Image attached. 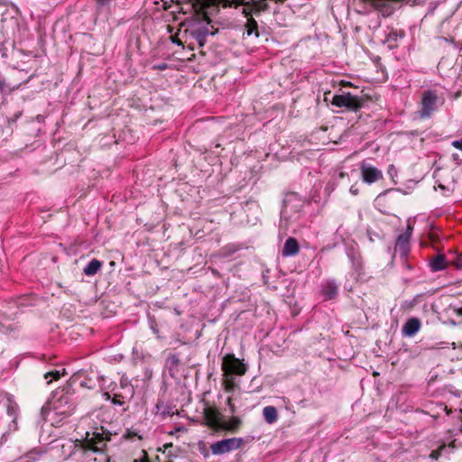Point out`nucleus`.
I'll return each mask as SVG.
<instances>
[{"label": "nucleus", "mask_w": 462, "mask_h": 462, "mask_svg": "<svg viewBox=\"0 0 462 462\" xmlns=\"http://www.w3.org/2000/svg\"><path fill=\"white\" fill-rule=\"evenodd\" d=\"M110 438H105L102 433H94L93 437L71 442L70 451L64 459L73 462H102L98 461L97 455H104L106 449V441Z\"/></svg>", "instance_id": "nucleus-1"}, {"label": "nucleus", "mask_w": 462, "mask_h": 462, "mask_svg": "<svg viewBox=\"0 0 462 462\" xmlns=\"http://www.w3.org/2000/svg\"><path fill=\"white\" fill-rule=\"evenodd\" d=\"M360 7L359 14L376 11L383 18L391 17L395 12L408 5L411 0H355Z\"/></svg>", "instance_id": "nucleus-2"}, {"label": "nucleus", "mask_w": 462, "mask_h": 462, "mask_svg": "<svg viewBox=\"0 0 462 462\" xmlns=\"http://www.w3.org/2000/svg\"><path fill=\"white\" fill-rule=\"evenodd\" d=\"M74 391L70 383L65 384L61 388H58L53 392L49 401L51 409L55 414L68 417L72 414L75 409Z\"/></svg>", "instance_id": "nucleus-3"}, {"label": "nucleus", "mask_w": 462, "mask_h": 462, "mask_svg": "<svg viewBox=\"0 0 462 462\" xmlns=\"http://www.w3.org/2000/svg\"><path fill=\"white\" fill-rule=\"evenodd\" d=\"M103 398L110 400L114 405L123 406L134 396V388L126 376H122L119 384H115L109 391L104 392Z\"/></svg>", "instance_id": "nucleus-4"}, {"label": "nucleus", "mask_w": 462, "mask_h": 462, "mask_svg": "<svg viewBox=\"0 0 462 462\" xmlns=\"http://www.w3.org/2000/svg\"><path fill=\"white\" fill-rule=\"evenodd\" d=\"M365 102V98L363 96L343 92L339 95H334L331 104L339 108L357 112L364 106Z\"/></svg>", "instance_id": "nucleus-5"}, {"label": "nucleus", "mask_w": 462, "mask_h": 462, "mask_svg": "<svg viewBox=\"0 0 462 462\" xmlns=\"http://www.w3.org/2000/svg\"><path fill=\"white\" fill-rule=\"evenodd\" d=\"M305 204V200L296 192H289L285 195L281 210V217L289 220L294 214H299Z\"/></svg>", "instance_id": "nucleus-6"}, {"label": "nucleus", "mask_w": 462, "mask_h": 462, "mask_svg": "<svg viewBox=\"0 0 462 462\" xmlns=\"http://www.w3.org/2000/svg\"><path fill=\"white\" fill-rule=\"evenodd\" d=\"M221 368L224 376L244 375L247 367L243 360L236 358L234 354H226L222 359Z\"/></svg>", "instance_id": "nucleus-7"}, {"label": "nucleus", "mask_w": 462, "mask_h": 462, "mask_svg": "<svg viewBox=\"0 0 462 462\" xmlns=\"http://www.w3.org/2000/svg\"><path fill=\"white\" fill-rule=\"evenodd\" d=\"M439 97L433 90H425L421 96L420 117L422 119L430 118L438 109Z\"/></svg>", "instance_id": "nucleus-8"}, {"label": "nucleus", "mask_w": 462, "mask_h": 462, "mask_svg": "<svg viewBox=\"0 0 462 462\" xmlns=\"http://www.w3.org/2000/svg\"><path fill=\"white\" fill-rule=\"evenodd\" d=\"M245 440L243 438H230L218 440L210 445V450L213 455H224L240 448Z\"/></svg>", "instance_id": "nucleus-9"}, {"label": "nucleus", "mask_w": 462, "mask_h": 462, "mask_svg": "<svg viewBox=\"0 0 462 462\" xmlns=\"http://www.w3.org/2000/svg\"><path fill=\"white\" fill-rule=\"evenodd\" d=\"M19 10L16 6H8L5 3L0 2V30H8L18 25L17 15Z\"/></svg>", "instance_id": "nucleus-10"}, {"label": "nucleus", "mask_w": 462, "mask_h": 462, "mask_svg": "<svg viewBox=\"0 0 462 462\" xmlns=\"http://www.w3.org/2000/svg\"><path fill=\"white\" fill-rule=\"evenodd\" d=\"M393 191V189L384 190L374 199V207L383 215L390 216L393 214L392 211L394 209L396 202L395 198L391 195Z\"/></svg>", "instance_id": "nucleus-11"}, {"label": "nucleus", "mask_w": 462, "mask_h": 462, "mask_svg": "<svg viewBox=\"0 0 462 462\" xmlns=\"http://www.w3.org/2000/svg\"><path fill=\"white\" fill-rule=\"evenodd\" d=\"M405 37V32L402 29H395L392 26L386 27L384 37L380 42L387 45L388 49L393 50L399 46V42Z\"/></svg>", "instance_id": "nucleus-12"}, {"label": "nucleus", "mask_w": 462, "mask_h": 462, "mask_svg": "<svg viewBox=\"0 0 462 462\" xmlns=\"http://www.w3.org/2000/svg\"><path fill=\"white\" fill-rule=\"evenodd\" d=\"M360 171L363 181L367 184L374 183L383 177L381 170L365 161L360 163Z\"/></svg>", "instance_id": "nucleus-13"}, {"label": "nucleus", "mask_w": 462, "mask_h": 462, "mask_svg": "<svg viewBox=\"0 0 462 462\" xmlns=\"http://www.w3.org/2000/svg\"><path fill=\"white\" fill-rule=\"evenodd\" d=\"M209 23L208 22L206 25H199L197 27H193L190 29V36L196 40L199 47L204 46L207 37L208 35H214L217 31H212L213 26L209 28Z\"/></svg>", "instance_id": "nucleus-14"}, {"label": "nucleus", "mask_w": 462, "mask_h": 462, "mask_svg": "<svg viewBox=\"0 0 462 462\" xmlns=\"http://www.w3.org/2000/svg\"><path fill=\"white\" fill-rule=\"evenodd\" d=\"M338 284L333 279L327 280L321 284V295L325 300H334L338 295Z\"/></svg>", "instance_id": "nucleus-15"}, {"label": "nucleus", "mask_w": 462, "mask_h": 462, "mask_svg": "<svg viewBox=\"0 0 462 462\" xmlns=\"http://www.w3.org/2000/svg\"><path fill=\"white\" fill-rule=\"evenodd\" d=\"M421 328V321L419 318H410L402 328L403 337H413Z\"/></svg>", "instance_id": "nucleus-16"}, {"label": "nucleus", "mask_w": 462, "mask_h": 462, "mask_svg": "<svg viewBox=\"0 0 462 462\" xmlns=\"http://www.w3.org/2000/svg\"><path fill=\"white\" fill-rule=\"evenodd\" d=\"M204 420L210 428L214 430L222 429L223 423L221 422L220 414L217 411L210 408L205 409Z\"/></svg>", "instance_id": "nucleus-17"}, {"label": "nucleus", "mask_w": 462, "mask_h": 462, "mask_svg": "<svg viewBox=\"0 0 462 462\" xmlns=\"http://www.w3.org/2000/svg\"><path fill=\"white\" fill-rule=\"evenodd\" d=\"M5 407H6V412L12 420L11 423L9 424V428H10V430L13 429L14 430H15L17 429L16 420H17V416H18L19 407H18L17 403L10 397H8L6 400Z\"/></svg>", "instance_id": "nucleus-18"}, {"label": "nucleus", "mask_w": 462, "mask_h": 462, "mask_svg": "<svg viewBox=\"0 0 462 462\" xmlns=\"http://www.w3.org/2000/svg\"><path fill=\"white\" fill-rule=\"evenodd\" d=\"M410 240L408 234H401L398 236L395 251H398L402 256H406L410 252Z\"/></svg>", "instance_id": "nucleus-19"}, {"label": "nucleus", "mask_w": 462, "mask_h": 462, "mask_svg": "<svg viewBox=\"0 0 462 462\" xmlns=\"http://www.w3.org/2000/svg\"><path fill=\"white\" fill-rule=\"evenodd\" d=\"M429 265L431 272L434 273L446 269L448 266V261L445 254H438L434 255L430 259Z\"/></svg>", "instance_id": "nucleus-20"}, {"label": "nucleus", "mask_w": 462, "mask_h": 462, "mask_svg": "<svg viewBox=\"0 0 462 462\" xmlns=\"http://www.w3.org/2000/svg\"><path fill=\"white\" fill-rule=\"evenodd\" d=\"M300 251V246L298 241L294 237H289L286 239L282 254V256H294Z\"/></svg>", "instance_id": "nucleus-21"}, {"label": "nucleus", "mask_w": 462, "mask_h": 462, "mask_svg": "<svg viewBox=\"0 0 462 462\" xmlns=\"http://www.w3.org/2000/svg\"><path fill=\"white\" fill-rule=\"evenodd\" d=\"M180 364V355L177 353L170 354L166 358L165 365L169 370L171 376H174L179 372V365Z\"/></svg>", "instance_id": "nucleus-22"}, {"label": "nucleus", "mask_w": 462, "mask_h": 462, "mask_svg": "<svg viewBox=\"0 0 462 462\" xmlns=\"http://www.w3.org/2000/svg\"><path fill=\"white\" fill-rule=\"evenodd\" d=\"M244 14L245 15V17H247V22L245 25L244 35L246 34V36L249 37L254 34L255 37H258L259 32L257 22L252 16L248 17V15H246L245 14Z\"/></svg>", "instance_id": "nucleus-23"}, {"label": "nucleus", "mask_w": 462, "mask_h": 462, "mask_svg": "<svg viewBox=\"0 0 462 462\" xmlns=\"http://www.w3.org/2000/svg\"><path fill=\"white\" fill-rule=\"evenodd\" d=\"M263 416L268 424H273L278 420V411L274 406H266L263 410Z\"/></svg>", "instance_id": "nucleus-24"}, {"label": "nucleus", "mask_w": 462, "mask_h": 462, "mask_svg": "<svg viewBox=\"0 0 462 462\" xmlns=\"http://www.w3.org/2000/svg\"><path fill=\"white\" fill-rule=\"evenodd\" d=\"M102 267V262L97 259H92L83 269L87 276L95 275Z\"/></svg>", "instance_id": "nucleus-25"}, {"label": "nucleus", "mask_w": 462, "mask_h": 462, "mask_svg": "<svg viewBox=\"0 0 462 462\" xmlns=\"http://www.w3.org/2000/svg\"><path fill=\"white\" fill-rule=\"evenodd\" d=\"M242 424V420L239 417L232 416V418L223 424L222 429L226 430L231 432H236L238 430Z\"/></svg>", "instance_id": "nucleus-26"}, {"label": "nucleus", "mask_w": 462, "mask_h": 462, "mask_svg": "<svg viewBox=\"0 0 462 462\" xmlns=\"http://www.w3.org/2000/svg\"><path fill=\"white\" fill-rule=\"evenodd\" d=\"M42 453L43 452L41 449L33 448L27 452L26 454H24L21 457V460L22 462H36L42 457Z\"/></svg>", "instance_id": "nucleus-27"}, {"label": "nucleus", "mask_w": 462, "mask_h": 462, "mask_svg": "<svg viewBox=\"0 0 462 462\" xmlns=\"http://www.w3.org/2000/svg\"><path fill=\"white\" fill-rule=\"evenodd\" d=\"M348 257L352 263L353 268L359 272L362 269V261L358 254L355 252L348 253Z\"/></svg>", "instance_id": "nucleus-28"}, {"label": "nucleus", "mask_w": 462, "mask_h": 462, "mask_svg": "<svg viewBox=\"0 0 462 462\" xmlns=\"http://www.w3.org/2000/svg\"><path fill=\"white\" fill-rule=\"evenodd\" d=\"M64 374H65L64 368H62L61 371L58 370V369H54L52 371L47 372L44 374V378L46 380H48L47 383H50L52 381V379L57 380Z\"/></svg>", "instance_id": "nucleus-29"}, {"label": "nucleus", "mask_w": 462, "mask_h": 462, "mask_svg": "<svg viewBox=\"0 0 462 462\" xmlns=\"http://www.w3.org/2000/svg\"><path fill=\"white\" fill-rule=\"evenodd\" d=\"M223 384L226 392H233L234 389L237 386L234 377L232 376H225Z\"/></svg>", "instance_id": "nucleus-30"}, {"label": "nucleus", "mask_w": 462, "mask_h": 462, "mask_svg": "<svg viewBox=\"0 0 462 462\" xmlns=\"http://www.w3.org/2000/svg\"><path fill=\"white\" fill-rule=\"evenodd\" d=\"M381 27V19L379 15L374 21H371L368 24V29L372 32L373 35Z\"/></svg>", "instance_id": "nucleus-31"}, {"label": "nucleus", "mask_w": 462, "mask_h": 462, "mask_svg": "<svg viewBox=\"0 0 462 462\" xmlns=\"http://www.w3.org/2000/svg\"><path fill=\"white\" fill-rule=\"evenodd\" d=\"M425 298V294L424 293H419L417 295H415L411 300H410L408 302V307L410 308H413L414 306H416L418 303H420V301H422Z\"/></svg>", "instance_id": "nucleus-32"}, {"label": "nucleus", "mask_w": 462, "mask_h": 462, "mask_svg": "<svg viewBox=\"0 0 462 462\" xmlns=\"http://www.w3.org/2000/svg\"><path fill=\"white\" fill-rule=\"evenodd\" d=\"M94 1H95L97 9L100 11L103 8L109 7V5H111V3L114 0H94Z\"/></svg>", "instance_id": "nucleus-33"}, {"label": "nucleus", "mask_w": 462, "mask_h": 462, "mask_svg": "<svg viewBox=\"0 0 462 462\" xmlns=\"http://www.w3.org/2000/svg\"><path fill=\"white\" fill-rule=\"evenodd\" d=\"M457 269H462V253L456 254L454 259L450 261Z\"/></svg>", "instance_id": "nucleus-34"}, {"label": "nucleus", "mask_w": 462, "mask_h": 462, "mask_svg": "<svg viewBox=\"0 0 462 462\" xmlns=\"http://www.w3.org/2000/svg\"><path fill=\"white\" fill-rule=\"evenodd\" d=\"M445 445L440 446L438 449L432 450L430 454V457L431 459L437 460L440 456L443 449H445Z\"/></svg>", "instance_id": "nucleus-35"}, {"label": "nucleus", "mask_w": 462, "mask_h": 462, "mask_svg": "<svg viewBox=\"0 0 462 462\" xmlns=\"http://www.w3.org/2000/svg\"><path fill=\"white\" fill-rule=\"evenodd\" d=\"M8 89V84L6 83L5 78L0 72V94H4Z\"/></svg>", "instance_id": "nucleus-36"}, {"label": "nucleus", "mask_w": 462, "mask_h": 462, "mask_svg": "<svg viewBox=\"0 0 462 462\" xmlns=\"http://www.w3.org/2000/svg\"><path fill=\"white\" fill-rule=\"evenodd\" d=\"M149 324H150V328L152 330V332L157 335L159 333V329H158V325H157L155 319L150 317Z\"/></svg>", "instance_id": "nucleus-37"}, {"label": "nucleus", "mask_w": 462, "mask_h": 462, "mask_svg": "<svg viewBox=\"0 0 462 462\" xmlns=\"http://www.w3.org/2000/svg\"><path fill=\"white\" fill-rule=\"evenodd\" d=\"M152 370L146 366L144 367V370H143V380H146V381H149L151 380V378L152 377Z\"/></svg>", "instance_id": "nucleus-38"}, {"label": "nucleus", "mask_w": 462, "mask_h": 462, "mask_svg": "<svg viewBox=\"0 0 462 462\" xmlns=\"http://www.w3.org/2000/svg\"><path fill=\"white\" fill-rule=\"evenodd\" d=\"M226 403H227V405H228V407H229L230 413H231V414L236 413V406H235V405L233 404V402H232V398H231V397H229V398L227 399Z\"/></svg>", "instance_id": "nucleus-39"}, {"label": "nucleus", "mask_w": 462, "mask_h": 462, "mask_svg": "<svg viewBox=\"0 0 462 462\" xmlns=\"http://www.w3.org/2000/svg\"><path fill=\"white\" fill-rule=\"evenodd\" d=\"M412 231H413V226L411 225V221L408 220L406 230L402 234H408L409 237H411Z\"/></svg>", "instance_id": "nucleus-40"}, {"label": "nucleus", "mask_w": 462, "mask_h": 462, "mask_svg": "<svg viewBox=\"0 0 462 462\" xmlns=\"http://www.w3.org/2000/svg\"><path fill=\"white\" fill-rule=\"evenodd\" d=\"M168 64L165 63V62H162V63H160V64H157V65H154V69H159V70H165L168 69Z\"/></svg>", "instance_id": "nucleus-41"}, {"label": "nucleus", "mask_w": 462, "mask_h": 462, "mask_svg": "<svg viewBox=\"0 0 462 462\" xmlns=\"http://www.w3.org/2000/svg\"><path fill=\"white\" fill-rule=\"evenodd\" d=\"M225 250H228V254H232V253H235L238 250V248L236 246H235L234 245H228L226 246H225Z\"/></svg>", "instance_id": "nucleus-42"}, {"label": "nucleus", "mask_w": 462, "mask_h": 462, "mask_svg": "<svg viewBox=\"0 0 462 462\" xmlns=\"http://www.w3.org/2000/svg\"><path fill=\"white\" fill-rule=\"evenodd\" d=\"M351 194L356 196L359 193V189L356 184L352 185L349 189Z\"/></svg>", "instance_id": "nucleus-43"}, {"label": "nucleus", "mask_w": 462, "mask_h": 462, "mask_svg": "<svg viewBox=\"0 0 462 462\" xmlns=\"http://www.w3.org/2000/svg\"><path fill=\"white\" fill-rule=\"evenodd\" d=\"M452 145L459 150L462 151V141L460 140H456L452 143Z\"/></svg>", "instance_id": "nucleus-44"}, {"label": "nucleus", "mask_w": 462, "mask_h": 462, "mask_svg": "<svg viewBox=\"0 0 462 462\" xmlns=\"http://www.w3.org/2000/svg\"><path fill=\"white\" fill-rule=\"evenodd\" d=\"M80 385H81V386H83V387L89 388V389H92V388H93V386H92V385L88 384V383H87V382H84V381H82V382L80 383Z\"/></svg>", "instance_id": "nucleus-45"}, {"label": "nucleus", "mask_w": 462, "mask_h": 462, "mask_svg": "<svg viewBox=\"0 0 462 462\" xmlns=\"http://www.w3.org/2000/svg\"><path fill=\"white\" fill-rule=\"evenodd\" d=\"M133 435H134V436H135V435H137V434H136V433H134V432H132V431H129V430H128V431H127V433H126V435H125V437H126L127 439H132V436H133Z\"/></svg>", "instance_id": "nucleus-46"}, {"label": "nucleus", "mask_w": 462, "mask_h": 462, "mask_svg": "<svg viewBox=\"0 0 462 462\" xmlns=\"http://www.w3.org/2000/svg\"><path fill=\"white\" fill-rule=\"evenodd\" d=\"M173 42L178 45H182V42L179 39L173 40Z\"/></svg>", "instance_id": "nucleus-47"}, {"label": "nucleus", "mask_w": 462, "mask_h": 462, "mask_svg": "<svg viewBox=\"0 0 462 462\" xmlns=\"http://www.w3.org/2000/svg\"><path fill=\"white\" fill-rule=\"evenodd\" d=\"M391 171H395V168L393 165L389 166L388 172L391 173Z\"/></svg>", "instance_id": "nucleus-48"}, {"label": "nucleus", "mask_w": 462, "mask_h": 462, "mask_svg": "<svg viewBox=\"0 0 462 462\" xmlns=\"http://www.w3.org/2000/svg\"><path fill=\"white\" fill-rule=\"evenodd\" d=\"M444 410L446 411L447 414H449V411L448 410L447 406H444Z\"/></svg>", "instance_id": "nucleus-49"}, {"label": "nucleus", "mask_w": 462, "mask_h": 462, "mask_svg": "<svg viewBox=\"0 0 462 462\" xmlns=\"http://www.w3.org/2000/svg\"><path fill=\"white\" fill-rule=\"evenodd\" d=\"M164 447L167 448L168 445H165ZM169 447H172V444H170Z\"/></svg>", "instance_id": "nucleus-50"}, {"label": "nucleus", "mask_w": 462, "mask_h": 462, "mask_svg": "<svg viewBox=\"0 0 462 462\" xmlns=\"http://www.w3.org/2000/svg\"><path fill=\"white\" fill-rule=\"evenodd\" d=\"M459 313L462 315V310H460Z\"/></svg>", "instance_id": "nucleus-51"}, {"label": "nucleus", "mask_w": 462, "mask_h": 462, "mask_svg": "<svg viewBox=\"0 0 462 462\" xmlns=\"http://www.w3.org/2000/svg\"><path fill=\"white\" fill-rule=\"evenodd\" d=\"M460 431L462 432V425H461V428H460Z\"/></svg>", "instance_id": "nucleus-52"}, {"label": "nucleus", "mask_w": 462, "mask_h": 462, "mask_svg": "<svg viewBox=\"0 0 462 462\" xmlns=\"http://www.w3.org/2000/svg\"><path fill=\"white\" fill-rule=\"evenodd\" d=\"M134 462H138L137 459H134Z\"/></svg>", "instance_id": "nucleus-53"}]
</instances>
